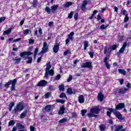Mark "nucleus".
<instances>
[{"label":"nucleus","mask_w":131,"mask_h":131,"mask_svg":"<svg viewBox=\"0 0 131 131\" xmlns=\"http://www.w3.org/2000/svg\"><path fill=\"white\" fill-rule=\"evenodd\" d=\"M57 103H61V104H64L65 101L63 99H58L56 100Z\"/></svg>","instance_id":"79ce46f5"},{"label":"nucleus","mask_w":131,"mask_h":131,"mask_svg":"<svg viewBox=\"0 0 131 131\" xmlns=\"http://www.w3.org/2000/svg\"><path fill=\"white\" fill-rule=\"evenodd\" d=\"M108 26H109V25H102L100 26V29H102V30L106 29V28H107Z\"/></svg>","instance_id":"c9c22d12"},{"label":"nucleus","mask_w":131,"mask_h":131,"mask_svg":"<svg viewBox=\"0 0 131 131\" xmlns=\"http://www.w3.org/2000/svg\"><path fill=\"white\" fill-rule=\"evenodd\" d=\"M73 16V12L72 11L69 14L68 18H69V19H71V18H72Z\"/></svg>","instance_id":"864d4df0"},{"label":"nucleus","mask_w":131,"mask_h":131,"mask_svg":"<svg viewBox=\"0 0 131 131\" xmlns=\"http://www.w3.org/2000/svg\"><path fill=\"white\" fill-rule=\"evenodd\" d=\"M28 111L27 110H26L24 111L20 115V117L21 118H25V117H26V116L27 115Z\"/></svg>","instance_id":"412c9836"},{"label":"nucleus","mask_w":131,"mask_h":131,"mask_svg":"<svg viewBox=\"0 0 131 131\" xmlns=\"http://www.w3.org/2000/svg\"><path fill=\"white\" fill-rule=\"evenodd\" d=\"M87 116L88 117H97V115H95L94 113H89L88 114Z\"/></svg>","instance_id":"72a5a7b5"},{"label":"nucleus","mask_w":131,"mask_h":131,"mask_svg":"<svg viewBox=\"0 0 131 131\" xmlns=\"http://www.w3.org/2000/svg\"><path fill=\"white\" fill-rule=\"evenodd\" d=\"M17 127H18L19 129H23L24 130H25V126L19 123H17L16 124Z\"/></svg>","instance_id":"6ab92c4d"},{"label":"nucleus","mask_w":131,"mask_h":131,"mask_svg":"<svg viewBox=\"0 0 131 131\" xmlns=\"http://www.w3.org/2000/svg\"><path fill=\"white\" fill-rule=\"evenodd\" d=\"M71 6H72V2H68L65 4L63 5V8H69Z\"/></svg>","instance_id":"aec40b11"},{"label":"nucleus","mask_w":131,"mask_h":131,"mask_svg":"<svg viewBox=\"0 0 131 131\" xmlns=\"http://www.w3.org/2000/svg\"><path fill=\"white\" fill-rule=\"evenodd\" d=\"M59 90V91H60L61 92H63L64 91V84H61L59 85L58 86Z\"/></svg>","instance_id":"473e14b6"},{"label":"nucleus","mask_w":131,"mask_h":131,"mask_svg":"<svg viewBox=\"0 0 131 131\" xmlns=\"http://www.w3.org/2000/svg\"><path fill=\"white\" fill-rule=\"evenodd\" d=\"M119 94H122L123 95L126 92H127V89L126 88H121L119 90Z\"/></svg>","instance_id":"b1692460"},{"label":"nucleus","mask_w":131,"mask_h":131,"mask_svg":"<svg viewBox=\"0 0 131 131\" xmlns=\"http://www.w3.org/2000/svg\"><path fill=\"white\" fill-rule=\"evenodd\" d=\"M60 46V44L57 43L53 47V52L54 53H58V51H59V47Z\"/></svg>","instance_id":"f3484780"},{"label":"nucleus","mask_w":131,"mask_h":131,"mask_svg":"<svg viewBox=\"0 0 131 131\" xmlns=\"http://www.w3.org/2000/svg\"><path fill=\"white\" fill-rule=\"evenodd\" d=\"M81 114L82 116H84L85 115V113L88 112V111L86 110H82L81 111Z\"/></svg>","instance_id":"ea45409f"},{"label":"nucleus","mask_w":131,"mask_h":131,"mask_svg":"<svg viewBox=\"0 0 131 131\" xmlns=\"http://www.w3.org/2000/svg\"><path fill=\"white\" fill-rule=\"evenodd\" d=\"M30 55H32V53L30 51H26L24 52H21L20 54V57L26 60V59H28L27 61L28 64H29L32 62V58L31 57H28V56H30Z\"/></svg>","instance_id":"f257e3e1"},{"label":"nucleus","mask_w":131,"mask_h":131,"mask_svg":"<svg viewBox=\"0 0 131 131\" xmlns=\"http://www.w3.org/2000/svg\"><path fill=\"white\" fill-rule=\"evenodd\" d=\"M129 19V17H128V14H126L124 17V22H127V21Z\"/></svg>","instance_id":"37998d69"},{"label":"nucleus","mask_w":131,"mask_h":131,"mask_svg":"<svg viewBox=\"0 0 131 131\" xmlns=\"http://www.w3.org/2000/svg\"><path fill=\"white\" fill-rule=\"evenodd\" d=\"M58 5H53L51 7V9L49 8V7H46L45 11L48 13V14H50L51 11L52 13H55V12H56L58 9Z\"/></svg>","instance_id":"20e7f679"},{"label":"nucleus","mask_w":131,"mask_h":131,"mask_svg":"<svg viewBox=\"0 0 131 131\" xmlns=\"http://www.w3.org/2000/svg\"><path fill=\"white\" fill-rule=\"evenodd\" d=\"M125 107V104L124 103H120L116 106V110H119V109H122Z\"/></svg>","instance_id":"9b49d317"},{"label":"nucleus","mask_w":131,"mask_h":131,"mask_svg":"<svg viewBox=\"0 0 131 131\" xmlns=\"http://www.w3.org/2000/svg\"><path fill=\"white\" fill-rule=\"evenodd\" d=\"M61 78V75L60 74H58L55 77V80H59Z\"/></svg>","instance_id":"8fccbe9b"},{"label":"nucleus","mask_w":131,"mask_h":131,"mask_svg":"<svg viewBox=\"0 0 131 131\" xmlns=\"http://www.w3.org/2000/svg\"><path fill=\"white\" fill-rule=\"evenodd\" d=\"M12 32V28H9L7 30L5 31L3 33V35H8Z\"/></svg>","instance_id":"4be33fe9"},{"label":"nucleus","mask_w":131,"mask_h":131,"mask_svg":"<svg viewBox=\"0 0 131 131\" xmlns=\"http://www.w3.org/2000/svg\"><path fill=\"white\" fill-rule=\"evenodd\" d=\"M48 50H49V46H48V43H47V42H44L43 43V47L42 48L41 52L39 53V54H45L48 51Z\"/></svg>","instance_id":"0eeeda50"},{"label":"nucleus","mask_w":131,"mask_h":131,"mask_svg":"<svg viewBox=\"0 0 131 131\" xmlns=\"http://www.w3.org/2000/svg\"><path fill=\"white\" fill-rule=\"evenodd\" d=\"M114 93L115 94L119 93V90H115Z\"/></svg>","instance_id":"0e129e2a"},{"label":"nucleus","mask_w":131,"mask_h":131,"mask_svg":"<svg viewBox=\"0 0 131 131\" xmlns=\"http://www.w3.org/2000/svg\"><path fill=\"white\" fill-rule=\"evenodd\" d=\"M77 17H78V13H76L74 16V18L75 19L77 20Z\"/></svg>","instance_id":"680f3d73"},{"label":"nucleus","mask_w":131,"mask_h":131,"mask_svg":"<svg viewBox=\"0 0 131 131\" xmlns=\"http://www.w3.org/2000/svg\"><path fill=\"white\" fill-rule=\"evenodd\" d=\"M91 113H93L94 114H98L100 113V108L99 106H95L91 108L90 110Z\"/></svg>","instance_id":"6e6552de"},{"label":"nucleus","mask_w":131,"mask_h":131,"mask_svg":"<svg viewBox=\"0 0 131 131\" xmlns=\"http://www.w3.org/2000/svg\"><path fill=\"white\" fill-rule=\"evenodd\" d=\"M67 93H68V94H69V95H72V94H73V92H72V89H68Z\"/></svg>","instance_id":"f704fd0d"},{"label":"nucleus","mask_w":131,"mask_h":131,"mask_svg":"<svg viewBox=\"0 0 131 131\" xmlns=\"http://www.w3.org/2000/svg\"><path fill=\"white\" fill-rule=\"evenodd\" d=\"M86 5H88V2H86V1H83L81 5L82 11H85V7Z\"/></svg>","instance_id":"a211bd4d"},{"label":"nucleus","mask_w":131,"mask_h":131,"mask_svg":"<svg viewBox=\"0 0 131 131\" xmlns=\"http://www.w3.org/2000/svg\"><path fill=\"white\" fill-rule=\"evenodd\" d=\"M68 121V119L67 118H64L59 121V123H64V122H67Z\"/></svg>","instance_id":"c85d7f7f"},{"label":"nucleus","mask_w":131,"mask_h":131,"mask_svg":"<svg viewBox=\"0 0 131 131\" xmlns=\"http://www.w3.org/2000/svg\"><path fill=\"white\" fill-rule=\"evenodd\" d=\"M22 59V58H15L14 59H13V61L15 63V64H19V62H21V60Z\"/></svg>","instance_id":"a878e982"},{"label":"nucleus","mask_w":131,"mask_h":131,"mask_svg":"<svg viewBox=\"0 0 131 131\" xmlns=\"http://www.w3.org/2000/svg\"><path fill=\"white\" fill-rule=\"evenodd\" d=\"M127 45V43L126 42H125L123 44L122 47L120 48L119 51L117 53L118 57H119L120 54H123V53L124 52V50H125V48H126Z\"/></svg>","instance_id":"1a4fd4ad"},{"label":"nucleus","mask_w":131,"mask_h":131,"mask_svg":"<svg viewBox=\"0 0 131 131\" xmlns=\"http://www.w3.org/2000/svg\"><path fill=\"white\" fill-rule=\"evenodd\" d=\"M38 31L40 34H42V30L41 29V28L38 29Z\"/></svg>","instance_id":"e2e57ef3"},{"label":"nucleus","mask_w":131,"mask_h":131,"mask_svg":"<svg viewBox=\"0 0 131 131\" xmlns=\"http://www.w3.org/2000/svg\"><path fill=\"white\" fill-rule=\"evenodd\" d=\"M60 98H65L66 99H67V96H66V94H65V93H62L60 94Z\"/></svg>","instance_id":"a18cd8bd"},{"label":"nucleus","mask_w":131,"mask_h":131,"mask_svg":"<svg viewBox=\"0 0 131 131\" xmlns=\"http://www.w3.org/2000/svg\"><path fill=\"white\" fill-rule=\"evenodd\" d=\"M97 98L98 101H100V102H103V100H104V95H103L102 93H99L98 95Z\"/></svg>","instance_id":"dca6fc26"},{"label":"nucleus","mask_w":131,"mask_h":131,"mask_svg":"<svg viewBox=\"0 0 131 131\" xmlns=\"http://www.w3.org/2000/svg\"><path fill=\"white\" fill-rule=\"evenodd\" d=\"M30 130L34 131V127H33V126H30Z\"/></svg>","instance_id":"774afa93"},{"label":"nucleus","mask_w":131,"mask_h":131,"mask_svg":"<svg viewBox=\"0 0 131 131\" xmlns=\"http://www.w3.org/2000/svg\"><path fill=\"white\" fill-rule=\"evenodd\" d=\"M105 128H106V127H105V125H104L103 124L100 125V129L101 131L105 130Z\"/></svg>","instance_id":"49530a36"},{"label":"nucleus","mask_w":131,"mask_h":131,"mask_svg":"<svg viewBox=\"0 0 131 131\" xmlns=\"http://www.w3.org/2000/svg\"><path fill=\"white\" fill-rule=\"evenodd\" d=\"M72 79H73V77H72V75H70L69 76V78L67 79V82H70V81Z\"/></svg>","instance_id":"c03bdc74"},{"label":"nucleus","mask_w":131,"mask_h":131,"mask_svg":"<svg viewBox=\"0 0 131 131\" xmlns=\"http://www.w3.org/2000/svg\"><path fill=\"white\" fill-rule=\"evenodd\" d=\"M108 123H110V124H113V121L111 119H110L108 120Z\"/></svg>","instance_id":"338daca9"},{"label":"nucleus","mask_w":131,"mask_h":131,"mask_svg":"<svg viewBox=\"0 0 131 131\" xmlns=\"http://www.w3.org/2000/svg\"><path fill=\"white\" fill-rule=\"evenodd\" d=\"M78 102L80 104L84 103V97L83 95H80L78 97Z\"/></svg>","instance_id":"4468645a"},{"label":"nucleus","mask_w":131,"mask_h":131,"mask_svg":"<svg viewBox=\"0 0 131 131\" xmlns=\"http://www.w3.org/2000/svg\"><path fill=\"white\" fill-rule=\"evenodd\" d=\"M89 47V41H84V50L85 51L86 48Z\"/></svg>","instance_id":"c756f323"},{"label":"nucleus","mask_w":131,"mask_h":131,"mask_svg":"<svg viewBox=\"0 0 131 131\" xmlns=\"http://www.w3.org/2000/svg\"><path fill=\"white\" fill-rule=\"evenodd\" d=\"M53 106H54L53 105H47L45 107V110H46V112H50V111H51L52 110V109H53Z\"/></svg>","instance_id":"2eb2a0df"},{"label":"nucleus","mask_w":131,"mask_h":131,"mask_svg":"<svg viewBox=\"0 0 131 131\" xmlns=\"http://www.w3.org/2000/svg\"><path fill=\"white\" fill-rule=\"evenodd\" d=\"M33 7L36 8V7H37V0H33Z\"/></svg>","instance_id":"58836bf2"},{"label":"nucleus","mask_w":131,"mask_h":131,"mask_svg":"<svg viewBox=\"0 0 131 131\" xmlns=\"http://www.w3.org/2000/svg\"><path fill=\"white\" fill-rule=\"evenodd\" d=\"M123 126L122 125H114L112 126L111 129L112 130L114 131H125L124 128H123Z\"/></svg>","instance_id":"423d86ee"},{"label":"nucleus","mask_w":131,"mask_h":131,"mask_svg":"<svg viewBox=\"0 0 131 131\" xmlns=\"http://www.w3.org/2000/svg\"><path fill=\"white\" fill-rule=\"evenodd\" d=\"M13 82V80H9L7 83H6L5 85H4V86L5 88H7V89L9 88V85L10 84H12V83Z\"/></svg>","instance_id":"bb28decb"},{"label":"nucleus","mask_w":131,"mask_h":131,"mask_svg":"<svg viewBox=\"0 0 131 131\" xmlns=\"http://www.w3.org/2000/svg\"><path fill=\"white\" fill-rule=\"evenodd\" d=\"M112 112H111V111H107V112H106V114H107V116H108L109 117H110V116H111V113H112Z\"/></svg>","instance_id":"bf43d9fd"},{"label":"nucleus","mask_w":131,"mask_h":131,"mask_svg":"<svg viewBox=\"0 0 131 131\" xmlns=\"http://www.w3.org/2000/svg\"><path fill=\"white\" fill-rule=\"evenodd\" d=\"M73 35H74V32H71L69 34L68 37H69V38L71 39V40H73Z\"/></svg>","instance_id":"cd10ccee"},{"label":"nucleus","mask_w":131,"mask_h":131,"mask_svg":"<svg viewBox=\"0 0 131 131\" xmlns=\"http://www.w3.org/2000/svg\"><path fill=\"white\" fill-rule=\"evenodd\" d=\"M83 68H92V62H86L82 66Z\"/></svg>","instance_id":"f8f14e48"},{"label":"nucleus","mask_w":131,"mask_h":131,"mask_svg":"<svg viewBox=\"0 0 131 131\" xmlns=\"http://www.w3.org/2000/svg\"><path fill=\"white\" fill-rule=\"evenodd\" d=\"M37 53H38V48H35L34 51V57L37 55Z\"/></svg>","instance_id":"5fc2aeb1"},{"label":"nucleus","mask_w":131,"mask_h":131,"mask_svg":"<svg viewBox=\"0 0 131 131\" xmlns=\"http://www.w3.org/2000/svg\"><path fill=\"white\" fill-rule=\"evenodd\" d=\"M15 124V122H14L13 120H11L8 123V125L10 126L11 125H14Z\"/></svg>","instance_id":"de8ad7c7"},{"label":"nucleus","mask_w":131,"mask_h":131,"mask_svg":"<svg viewBox=\"0 0 131 131\" xmlns=\"http://www.w3.org/2000/svg\"><path fill=\"white\" fill-rule=\"evenodd\" d=\"M88 53L90 55L91 58H94V55H95V53L94 52H88Z\"/></svg>","instance_id":"3c124183"},{"label":"nucleus","mask_w":131,"mask_h":131,"mask_svg":"<svg viewBox=\"0 0 131 131\" xmlns=\"http://www.w3.org/2000/svg\"><path fill=\"white\" fill-rule=\"evenodd\" d=\"M118 72L119 73H121V74H123V75H125L126 74V72L124 71V70L119 69Z\"/></svg>","instance_id":"7c9ffc66"},{"label":"nucleus","mask_w":131,"mask_h":131,"mask_svg":"<svg viewBox=\"0 0 131 131\" xmlns=\"http://www.w3.org/2000/svg\"><path fill=\"white\" fill-rule=\"evenodd\" d=\"M65 112V107L64 106H62L60 108V111L58 112V114L63 115Z\"/></svg>","instance_id":"5701e85b"},{"label":"nucleus","mask_w":131,"mask_h":131,"mask_svg":"<svg viewBox=\"0 0 131 131\" xmlns=\"http://www.w3.org/2000/svg\"><path fill=\"white\" fill-rule=\"evenodd\" d=\"M107 110L111 111V112H113V113H114V115L117 117V118H118V119H119V120H122V115H121L119 112L116 111V109L107 107Z\"/></svg>","instance_id":"7ed1b4c3"},{"label":"nucleus","mask_w":131,"mask_h":131,"mask_svg":"<svg viewBox=\"0 0 131 131\" xmlns=\"http://www.w3.org/2000/svg\"><path fill=\"white\" fill-rule=\"evenodd\" d=\"M118 38H119V40H120L121 41L123 40V39H124V36H123V35L119 36L118 37Z\"/></svg>","instance_id":"603ef678"},{"label":"nucleus","mask_w":131,"mask_h":131,"mask_svg":"<svg viewBox=\"0 0 131 131\" xmlns=\"http://www.w3.org/2000/svg\"><path fill=\"white\" fill-rule=\"evenodd\" d=\"M20 40H21V38H17V39L13 40V42H17L18 41H20Z\"/></svg>","instance_id":"13d9d810"},{"label":"nucleus","mask_w":131,"mask_h":131,"mask_svg":"<svg viewBox=\"0 0 131 131\" xmlns=\"http://www.w3.org/2000/svg\"><path fill=\"white\" fill-rule=\"evenodd\" d=\"M16 83H17V79H14L11 83V91H15V85H16Z\"/></svg>","instance_id":"ddd939ff"},{"label":"nucleus","mask_w":131,"mask_h":131,"mask_svg":"<svg viewBox=\"0 0 131 131\" xmlns=\"http://www.w3.org/2000/svg\"><path fill=\"white\" fill-rule=\"evenodd\" d=\"M122 14H123V15H125V16H126V15H127V12L126 10H125V9H123L122 10Z\"/></svg>","instance_id":"09e8293b"},{"label":"nucleus","mask_w":131,"mask_h":131,"mask_svg":"<svg viewBox=\"0 0 131 131\" xmlns=\"http://www.w3.org/2000/svg\"><path fill=\"white\" fill-rule=\"evenodd\" d=\"M24 109V105L22 103L19 102L14 109L15 114H16L17 112H20V111H22Z\"/></svg>","instance_id":"39448f33"},{"label":"nucleus","mask_w":131,"mask_h":131,"mask_svg":"<svg viewBox=\"0 0 131 131\" xmlns=\"http://www.w3.org/2000/svg\"><path fill=\"white\" fill-rule=\"evenodd\" d=\"M48 84V82L45 80H42L38 82L37 86H46Z\"/></svg>","instance_id":"9d476101"},{"label":"nucleus","mask_w":131,"mask_h":131,"mask_svg":"<svg viewBox=\"0 0 131 131\" xmlns=\"http://www.w3.org/2000/svg\"><path fill=\"white\" fill-rule=\"evenodd\" d=\"M34 42V40L32 39H30L29 40V43H33Z\"/></svg>","instance_id":"69168bd1"},{"label":"nucleus","mask_w":131,"mask_h":131,"mask_svg":"<svg viewBox=\"0 0 131 131\" xmlns=\"http://www.w3.org/2000/svg\"><path fill=\"white\" fill-rule=\"evenodd\" d=\"M109 53L110 54L111 53V49L108 48L107 47V46L104 47V54H106V53Z\"/></svg>","instance_id":"393cba45"},{"label":"nucleus","mask_w":131,"mask_h":131,"mask_svg":"<svg viewBox=\"0 0 131 131\" xmlns=\"http://www.w3.org/2000/svg\"><path fill=\"white\" fill-rule=\"evenodd\" d=\"M71 54V51H70V50H68L67 51H66L64 53H63V55L64 56H66L68 54Z\"/></svg>","instance_id":"e433bc0d"},{"label":"nucleus","mask_w":131,"mask_h":131,"mask_svg":"<svg viewBox=\"0 0 131 131\" xmlns=\"http://www.w3.org/2000/svg\"><path fill=\"white\" fill-rule=\"evenodd\" d=\"M50 91H54L55 90V88L53 85H51L49 88Z\"/></svg>","instance_id":"4d7b16f0"},{"label":"nucleus","mask_w":131,"mask_h":131,"mask_svg":"<svg viewBox=\"0 0 131 131\" xmlns=\"http://www.w3.org/2000/svg\"><path fill=\"white\" fill-rule=\"evenodd\" d=\"M46 99H49L51 97V93L48 92L45 95Z\"/></svg>","instance_id":"a19ab883"},{"label":"nucleus","mask_w":131,"mask_h":131,"mask_svg":"<svg viewBox=\"0 0 131 131\" xmlns=\"http://www.w3.org/2000/svg\"><path fill=\"white\" fill-rule=\"evenodd\" d=\"M52 68V66L51 65V62H49L46 65V73H45V78H49V74L51 75V76H53L54 74V70H51Z\"/></svg>","instance_id":"f03ea898"},{"label":"nucleus","mask_w":131,"mask_h":131,"mask_svg":"<svg viewBox=\"0 0 131 131\" xmlns=\"http://www.w3.org/2000/svg\"><path fill=\"white\" fill-rule=\"evenodd\" d=\"M30 31V30H29V29L25 30L23 31V34H24L25 35H27V34L29 33Z\"/></svg>","instance_id":"4c0bfd02"},{"label":"nucleus","mask_w":131,"mask_h":131,"mask_svg":"<svg viewBox=\"0 0 131 131\" xmlns=\"http://www.w3.org/2000/svg\"><path fill=\"white\" fill-rule=\"evenodd\" d=\"M117 48V46L116 45H114L113 46H112L111 49L112 50H114L116 49Z\"/></svg>","instance_id":"052dcab7"},{"label":"nucleus","mask_w":131,"mask_h":131,"mask_svg":"<svg viewBox=\"0 0 131 131\" xmlns=\"http://www.w3.org/2000/svg\"><path fill=\"white\" fill-rule=\"evenodd\" d=\"M6 20L5 17H0V23H2L3 21H5Z\"/></svg>","instance_id":"6e6d98bb"},{"label":"nucleus","mask_w":131,"mask_h":131,"mask_svg":"<svg viewBox=\"0 0 131 131\" xmlns=\"http://www.w3.org/2000/svg\"><path fill=\"white\" fill-rule=\"evenodd\" d=\"M15 106V103L14 102H11L9 105V111H12V109H13V107Z\"/></svg>","instance_id":"2f4dec72"}]
</instances>
